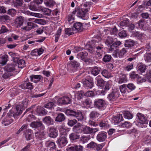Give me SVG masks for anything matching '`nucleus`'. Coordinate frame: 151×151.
<instances>
[{"label": "nucleus", "instance_id": "f257e3e1", "mask_svg": "<svg viewBox=\"0 0 151 151\" xmlns=\"http://www.w3.org/2000/svg\"><path fill=\"white\" fill-rule=\"evenodd\" d=\"M119 92L118 88L113 89L112 92L108 95V98L110 101H114L119 96Z\"/></svg>", "mask_w": 151, "mask_h": 151}, {"label": "nucleus", "instance_id": "f03ea898", "mask_svg": "<svg viewBox=\"0 0 151 151\" xmlns=\"http://www.w3.org/2000/svg\"><path fill=\"white\" fill-rule=\"evenodd\" d=\"M30 126L33 128L37 129L40 128L41 130H44L45 127L41 122L36 121L32 122L30 124Z\"/></svg>", "mask_w": 151, "mask_h": 151}, {"label": "nucleus", "instance_id": "7ed1b4c3", "mask_svg": "<svg viewBox=\"0 0 151 151\" xmlns=\"http://www.w3.org/2000/svg\"><path fill=\"white\" fill-rule=\"evenodd\" d=\"M57 143L61 147H63L65 146L68 143L67 139L65 136L63 135H61L57 141Z\"/></svg>", "mask_w": 151, "mask_h": 151}, {"label": "nucleus", "instance_id": "20e7f679", "mask_svg": "<svg viewBox=\"0 0 151 151\" xmlns=\"http://www.w3.org/2000/svg\"><path fill=\"white\" fill-rule=\"evenodd\" d=\"M105 104V101L102 99H97L94 102L95 106L100 109H103Z\"/></svg>", "mask_w": 151, "mask_h": 151}, {"label": "nucleus", "instance_id": "39448f33", "mask_svg": "<svg viewBox=\"0 0 151 151\" xmlns=\"http://www.w3.org/2000/svg\"><path fill=\"white\" fill-rule=\"evenodd\" d=\"M49 136L52 138L56 137L58 135V131L54 127H52L48 129Z\"/></svg>", "mask_w": 151, "mask_h": 151}, {"label": "nucleus", "instance_id": "423d86ee", "mask_svg": "<svg viewBox=\"0 0 151 151\" xmlns=\"http://www.w3.org/2000/svg\"><path fill=\"white\" fill-rule=\"evenodd\" d=\"M82 83L85 87L89 88H91L93 86V83L91 78L83 80Z\"/></svg>", "mask_w": 151, "mask_h": 151}, {"label": "nucleus", "instance_id": "0eeeda50", "mask_svg": "<svg viewBox=\"0 0 151 151\" xmlns=\"http://www.w3.org/2000/svg\"><path fill=\"white\" fill-rule=\"evenodd\" d=\"M107 138V133L105 132L99 133L96 136V139L99 142H103Z\"/></svg>", "mask_w": 151, "mask_h": 151}, {"label": "nucleus", "instance_id": "6e6552de", "mask_svg": "<svg viewBox=\"0 0 151 151\" xmlns=\"http://www.w3.org/2000/svg\"><path fill=\"white\" fill-rule=\"evenodd\" d=\"M138 122L141 124H147L148 123V121L144 116L143 114L140 113H138L137 114Z\"/></svg>", "mask_w": 151, "mask_h": 151}, {"label": "nucleus", "instance_id": "1a4fd4ad", "mask_svg": "<svg viewBox=\"0 0 151 151\" xmlns=\"http://www.w3.org/2000/svg\"><path fill=\"white\" fill-rule=\"evenodd\" d=\"M9 113L7 114V115L2 120V123L5 126L8 125L12 123L13 120L10 116L9 115Z\"/></svg>", "mask_w": 151, "mask_h": 151}, {"label": "nucleus", "instance_id": "9d476101", "mask_svg": "<svg viewBox=\"0 0 151 151\" xmlns=\"http://www.w3.org/2000/svg\"><path fill=\"white\" fill-rule=\"evenodd\" d=\"M59 102L61 104H68L71 102V99L68 96H63L59 99Z\"/></svg>", "mask_w": 151, "mask_h": 151}, {"label": "nucleus", "instance_id": "9b49d317", "mask_svg": "<svg viewBox=\"0 0 151 151\" xmlns=\"http://www.w3.org/2000/svg\"><path fill=\"white\" fill-rule=\"evenodd\" d=\"M73 27L76 33L77 32H81L83 29L82 24L80 22H77L74 24Z\"/></svg>", "mask_w": 151, "mask_h": 151}, {"label": "nucleus", "instance_id": "f8f14e48", "mask_svg": "<svg viewBox=\"0 0 151 151\" xmlns=\"http://www.w3.org/2000/svg\"><path fill=\"white\" fill-rule=\"evenodd\" d=\"M83 147L81 145H75L67 149V151H83Z\"/></svg>", "mask_w": 151, "mask_h": 151}, {"label": "nucleus", "instance_id": "ddd939ff", "mask_svg": "<svg viewBox=\"0 0 151 151\" xmlns=\"http://www.w3.org/2000/svg\"><path fill=\"white\" fill-rule=\"evenodd\" d=\"M27 81V80L26 81H25L23 84L21 86V87L23 89H32L33 88V86L32 85V83Z\"/></svg>", "mask_w": 151, "mask_h": 151}, {"label": "nucleus", "instance_id": "4468645a", "mask_svg": "<svg viewBox=\"0 0 151 151\" xmlns=\"http://www.w3.org/2000/svg\"><path fill=\"white\" fill-rule=\"evenodd\" d=\"M30 78L31 81L35 83L43 79V77L40 75H32L30 76Z\"/></svg>", "mask_w": 151, "mask_h": 151}, {"label": "nucleus", "instance_id": "2eb2a0df", "mask_svg": "<svg viewBox=\"0 0 151 151\" xmlns=\"http://www.w3.org/2000/svg\"><path fill=\"white\" fill-rule=\"evenodd\" d=\"M137 69L139 72L143 73L146 69V66L142 63H140L137 65Z\"/></svg>", "mask_w": 151, "mask_h": 151}, {"label": "nucleus", "instance_id": "dca6fc26", "mask_svg": "<svg viewBox=\"0 0 151 151\" xmlns=\"http://www.w3.org/2000/svg\"><path fill=\"white\" fill-rule=\"evenodd\" d=\"M24 17L22 16H19L16 19L15 22L18 26L20 27L23 24Z\"/></svg>", "mask_w": 151, "mask_h": 151}, {"label": "nucleus", "instance_id": "f3484780", "mask_svg": "<svg viewBox=\"0 0 151 151\" xmlns=\"http://www.w3.org/2000/svg\"><path fill=\"white\" fill-rule=\"evenodd\" d=\"M134 45V42L131 40H126L124 44V46L127 48V49H129L132 47Z\"/></svg>", "mask_w": 151, "mask_h": 151}, {"label": "nucleus", "instance_id": "a211bd4d", "mask_svg": "<svg viewBox=\"0 0 151 151\" xmlns=\"http://www.w3.org/2000/svg\"><path fill=\"white\" fill-rule=\"evenodd\" d=\"M114 120L115 124H118L123 120L122 115L120 114L117 115L114 118Z\"/></svg>", "mask_w": 151, "mask_h": 151}, {"label": "nucleus", "instance_id": "6ab92c4d", "mask_svg": "<svg viewBox=\"0 0 151 151\" xmlns=\"http://www.w3.org/2000/svg\"><path fill=\"white\" fill-rule=\"evenodd\" d=\"M88 55V53L87 52L85 51H84L78 54L77 55V57L78 59L83 60Z\"/></svg>", "mask_w": 151, "mask_h": 151}, {"label": "nucleus", "instance_id": "aec40b11", "mask_svg": "<svg viewBox=\"0 0 151 151\" xmlns=\"http://www.w3.org/2000/svg\"><path fill=\"white\" fill-rule=\"evenodd\" d=\"M43 121L47 124H52L53 123V120L50 116H46L43 119Z\"/></svg>", "mask_w": 151, "mask_h": 151}, {"label": "nucleus", "instance_id": "412c9836", "mask_svg": "<svg viewBox=\"0 0 151 151\" xmlns=\"http://www.w3.org/2000/svg\"><path fill=\"white\" fill-rule=\"evenodd\" d=\"M65 119L64 115L63 113H61L58 114L57 116L56 117L55 120L57 122H61Z\"/></svg>", "mask_w": 151, "mask_h": 151}, {"label": "nucleus", "instance_id": "4be33fe9", "mask_svg": "<svg viewBox=\"0 0 151 151\" xmlns=\"http://www.w3.org/2000/svg\"><path fill=\"white\" fill-rule=\"evenodd\" d=\"M101 68L97 67H95L92 68L91 70L92 74L96 76L100 72Z\"/></svg>", "mask_w": 151, "mask_h": 151}, {"label": "nucleus", "instance_id": "5701e85b", "mask_svg": "<svg viewBox=\"0 0 151 151\" xmlns=\"http://www.w3.org/2000/svg\"><path fill=\"white\" fill-rule=\"evenodd\" d=\"M127 81L126 76L125 75L121 74L119 75V80L118 82L119 83H125Z\"/></svg>", "mask_w": 151, "mask_h": 151}, {"label": "nucleus", "instance_id": "b1692460", "mask_svg": "<svg viewBox=\"0 0 151 151\" xmlns=\"http://www.w3.org/2000/svg\"><path fill=\"white\" fill-rule=\"evenodd\" d=\"M90 8V5L88 3L82 4L81 6V9L86 12H88Z\"/></svg>", "mask_w": 151, "mask_h": 151}, {"label": "nucleus", "instance_id": "393cba45", "mask_svg": "<svg viewBox=\"0 0 151 151\" xmlns=\"http://www.w3.org/2000/svg\"><path fill=\"white\" fill-rule=\"evenodd\" d=\"M44 3L47 6L52 7L54 6L55 2L53 0H45Z\"/></svg>", "mask_w": 151, "mask_h": 151}, {"label": "nucleus", "instance_id": "a878e982", "mask_svg": "<svg viewBox=\"0 0 151 151\" xmlns=\"http://www.w3.org/2000/svg\"><path fill=\"white\" fill-rule=\"evenodd\" d=\"M91 128L87 126H85L82 128V132L84 134H91Z\"/></svg>", "mask_w": 151, "mask_h": 151}, {"label": "nucleus", "instance_id": "bb28decb", "mask_svg": "<svg viewBox=\"0 0 151 151\" xmlns=\"http://www.w3.org/2000/svg\"><path fill=\"white\" fill-rule=\"evenodd\" d=\"M121 44V42L120 41H116L114 43L113 42L112 43V44L110 45L109 50L111 51L113 50L114 49L117 47Z\"/></svg>", "mask_w": 151, "mask_h": 151}, {"label": "nucleus", "instance_id": "cd10ccee", "mask_svg": "<svg viewBox=\"0 0 151 151\" xmlns=\"http://www.w3.org/2000/svg\"><path fill=\"white\" fill-rule=\"evenodd\" d=\"M104 42L106 45L110 46L114 42L113 39L112 37L108 36L105 40Z\"/></svg>", "mask_w": 151, "mask_h": 151}, {"label": "nucleus", "instance_id": "c85d7f7f", "mask_svg": "<svg viewBox=\"0 0 151 151\" xmlns=\"http://www.w3.org/2000/svg\"><path fill=\"white\" fill-rule=\"evenodd\" d=\"M5 69L7 72H12L15 70V66L13 65H7L5 66Z\"/></svg>", "mask_w": 151, "mask_h": 151}, {"label": "nucleus", "instance_id": "c756f323", "mask_svg": "<svg viewBox=\"0 0 151 151\" xmlns=\"http://www.w3.org/2000/svg\"><path fill=\"white\" fill-rule=\"evenodd\" d=\"M24 13L28 15H32L37 17L40 18L42 17V15L40 14L31 12L29 11H25Z\"/></svg>", "mask_w": 151, "mask_h": 151}, {"label": "nucleus", "instance_id": "7c9ffc66", "mask_svg": "<svg viewBox=\"0 0 151 151\" xmlns=\"http://www.w3.org/2000/svg\"><path fill=\"white\" fill-rule=\"evenodd\" d=\"M96 47L94 45L88 44L86 46V49L91 53H92L95 51V48Z\"/></svg>", "mask_w": 151, "mask_h": 151}, {"label": "nucleus", "instance_id": "2f4dec72", "mask_svg": "<svg viewBox=\"0 0 151 151\" xmlns=\"http://www.w3.org/2000/svg\"><path fill=\"white\" fill-rule=\"evenodd\" d=\"M65 33L68 35H72L75 33L73 27L72 28H67L65 29Z\"/></svg>", "mask_w": 151, "mask_h": 151}, {"label": "nucleus", "instance_id": "473e14b6", "mask_svg": "<svg viewBox=\"0 0 151 151\" xmlns=\"http://www.w3.org/2000/svg\"><path fill=\"white\" fill-rule=\"evenodd\" d=\"M37 4L35 3H31L29 5V8L33 11H36L38 10Z\"/></svg>", "mask_w": 151, "mask_h": 151}, {"label": "nucleus", "instance_id": "72a5a7b5", "mask_svg": "<svg viewBox=\"0 0 151 151\" xmlns=\"http://www.w3.org/2000/svg\"><path fill=\"white\" fill-rule=\"evenodd\" d=\"M66 112L68 115L75 117L78 112L75 111L67 109L66 111Z\"/></svg>", "mask_w": 151, "mask_h": 151}, {"label": "nucleus", "instance_id": "f704fd0d", "mask_svg": "<svg viewBox=\"0 0 151 151\" xmlns=\"http://www.w3.org/2000/svg\"><path fill=\"white\" fill-rule=\"evenodd\" d=\"M18 66L19 68H22L25 66V62L23 60H20L17 61Z\"/></svg>", "mask_w": 151, "mask_h": 151}, {"label": "nucleus", "instance_id": "c9c22d12", "mask_svg": "<svg viewBox=\"0 0 151 151\" xmlns=\"http://www.w3.org/2000/svg\"><path fill=\"white\" fill-rule=\"evenodd\" d=\"M80 136L76 133H73L69 135V137L70 140H74L78 139Z\"/></svg>", "mask_w": 151, "mask_h": 151}, {"label": "nucleus", "instance_id": "e433bc0d", "mask_svg": "<svg viewBox=\"0 0 151 151\" xmlns=\"http://www.w3.org/2000/svg\"><path fill=\"white\" fill-rule=\"evenodd\" d=\"M45 134L43 132H37L35 133V136L38 139H41L44 137Z\"/></svg>", "mask_w": 151, "mask_h": 151}, {"label": "nucleus", "instance_id": "4c0bfd02", "mask_svg": "<svg viewBox=\"0 0 151 151\" xmlns=\"http://www.w3.org/2000/svg\"><path fill=\"white\" fill-rule=\"evenodd\" d=\"M127 87L128 88V91H131L134 90L136 88V86L133 83H129L126 85Z\"/></svg>", "mask_w": 151, "mask_h": 151}, {"label": "nucleus", "instance_id": "58836bf2", "mask_svg": "<svg viewBox=\"0 0 151 151\" xmlns=\"http://www.w3.org/2000/svg\"><path fill=\"white\" fill-rule=\"evenodd\" d=\"M86 13V12L81 9L79 10L77 13V14L78 17L81 18H83V17H85Z\"/></svg>", "mask_w": 151, "mask_h": 151}, {"label": "nucleus", "instance_id": "ea45409f", "mask_svg": "<svg viewBox=\"0 0 151 151\" xmlns=\"http://www.w3.org/2000/svg\"><path fill=\"white\" fill-rule=\"evenodd\" d=\"M10 19V17L7 15H4L0 16V20L4 22H7Z\"/></svg>", "mask_w": 151, "mask_h": 151}, {"label": "nucleus", "instance_id": "a19ab883", "mask_svg": "<svg viewBox=\"0 0 151 151\" xmlns=\"http://www.w3.org/2000/svg\"><path fill=\"white\" fill-rule=\"evenodd\" d=\"M97 80V84L98 86L101 87H103L104 86L105 82L102 79H98L97 77L96 78Z\"/></svg>", "mask_w": 151, "mask_h": 151}, {"label": "nucleus", "instance_id": "79ce46f5", "mask_svg": "<svg viewBox=\"0 0 151 151\" xmlns=\"http://www.w3.org/2000/svg\"><path fill=\"white\" fill-rule=\"evenodd\" d=\"M47 147H48L54 149L55 148V143L53 142L47 141L46 143Z\"/></svg>", "mask_w": 151, "mask_h": 151}, {"label": "nucleus", "instance_id": "37998d69", "mask_svg": "<svg viewBox=\"0 0 151 151\" xmlns=\"http://www.w3.org/2000/svg\"><path fill=\"white\" fill-rule=\"evenodd\" d=\"M101 73L102 75L106 78H109L111 76L110 73L105 69Z\"/></svg>", "mask_w": 151, "mask_h": 151}, {"label": "nucleus", "instance_id": "c03bdc74", "mask_svg": "<svg viewBox=\"0 0 151 151\" xmlns=\"http://www.w3.org/2000/svg\"><path fill=\"white\" fill-rule=\"evenodd\" d=\"M91 101L89 98L86 99L82 101V104L84 106H86L90 105Z\"/></svg>", "mask_w": 151, "mask_h": 151}, {"label": "nucleus", "instance_id": "a18cd8bd", "mask_svg": "<svg viewBox=\"0 0 151 151\" xmlns=\"http://www.w3.org/2000/svg\"><path fill=\"white\" fill-rule=\"evenodd\" d=\"M124 116L125 118L130 119L133 117V115L129 111H125L124 114Z\"/></svg>", "mask_w": 151, "mask_h": 151}, {"label": "nucleus", "instance_id": "49530a36", "mask_svg": "<svg viewBox=\"0 0 151 151\" xmlns=\"http://www.w3.org/2000/svg\"><path fill=\"white\" fill-rule=\"evenodd\" d=\"M109 125L108 122L104 120L101 121L99 123L100 126L102 127H109Z\"/></svg>", "mask_w": 151, "mask_h": 151}, {"label": "nucleus", "instance_id": "de8ad7c7", "mask_svg": "<svg viewBox=\"0 0 151 151\" xmlns=\"http://www.w3.org/2000/svg\"><path fill=\"white\" fill-rule=\"evenodd\" d=\"M127 52L125 48H122L119 52L118 55L119 58H122L124 55Z\"/></svg>", "mask_w": 151, "mask_h": 151}, {"label": "nucleus", "instance_id": "09e8293b", "mask_svg": "<svg viewBox=\"0 0 151 151\" xmlns=\"http://www.w3.org/2000/svg\"><path fill=\"white\" fill-rule=\"evenodd\" d=\"M42 11L43 12L44 14L47 16L50 15L51 12V10L47 8L42 9Z\"/></svg>", "mask_w": 151, "mask_h": 151}, {"label": "nucleus", "instance_id": "8fccbe9b", "mask_svg": "<svg viewBox=\"0 0 151 151\" xmlns=\"http://www.w3.org/2000/svg\"><path fill=\"white\" fill-rule=\"evenodd\" d=\"M111 58V55H106L104 56L103 60L104 62H109L110 61Z\"/></svg>", "mask_w": 151, "mask_h": 151}, {"label": "nucleus", "instance_id": "3c124183", "mask_svg": "<svg viewBox=\"0 0 151 151\" xmlns=\"http://www.w3.org/2000/svg\"><path fill=\"white\" fill-rule=\"evenodd\" d=\"M8 57L7 55H3L2 57V62L1 64L4 65H5L8 60L7 58Z\"/></svg>", "mask_w": 151, "mask_h": 151}, {"label": "nucleus", "instance_id": "603ef678", "mask_svg": "<svg viewBox=\"0 0 151 151\" xmlns=\"http://www.w3.org/2000/svg\"><path fill=\"white\" fill-rule=\"evenodd\" d=\"M99 114L96 111H93L91 112L89 116L91 118L93 119L98 116Z\"/></svg>", "mask_w": 151, "mask_h": 151}, {"label": "nucleus", "instance_id": "864d4df0", "mask_svg": "<svg viewBox=\"0 0 151 151\" xmlns=\"http://www.w3.org/2000/svg\"><path fill=\"white\" fill-rule=\"evenodd\" d=\"M78 121H82L83 118V116L81 112H78L76 116H75Z\"/></svg>", "mask_w": 151, "mask_h": 151}, {"label": "nucleus", "instance_id": "5fc2aeb1", "mask_svg": "<svg viewBox=\"0 0 151 151\" xmlns=\"http://www.w3.org/2000/svg\"><path fill=\"white\" fill-rule=\"evenodd\" d=\"M84 96H85V94L84 92L83 91L78 92L76 95V98L78 100L82 99Z\"/></svg>", "mask_w": 151, "mask_h": 151}, {"label": "nucleus", "instance_id": "6e6d98bb", "mask_svg": "<svg viewBox=\"0 0 151 151\" xmlns=\"http://www.w3.org/2000/svg\"><path fill=\"white\" fill-rule=\"evenodd\" d=\"M16 13V11L14 9H9L8 11L7 14L11 15L12 17H14Z\"/></svg>", "mask_w": 151, "mask_h": 151}, {"label": "nucleus", "instance_id": "4d7b16f0", "mask_svg": "<svg viewBox=\"0 0 151 151\" xmlns=\"http://www.w3.org/2000/svg\"><path fill=\"white\" fill-rule=\"evenodd\" d=\"M21 114V112H15L9 113V116H10L11 117L13 116L15 119H17V117Z\"/></svg>", "mask_w": 151, "mask_h": 151}, {"label": "nucleus", "instance_id": "13d9d810", "mask_svg": "<svg viewBox=\"0 0 151 151\" xmlns=\"http://www.w3.org/2000/svg\"><path fill=\"white\" fill-rule=\"evenodd\" d=\"M145 60L147 62L151 61V53H147L145 55Z\"/></svg>", "mask_w": 151, "mask_h": 151}, {"label": "nucleus", "instance_id": "bf43d9fd", "mask_svg": "<svg viewBox=\"0 0 151 151\" xmlns=\"http://www.w3.org/2000/svg\"><path fill=\"white\" fill-rule=\"evenodd\" d=\"M126 85L124 84L121 86L119 87L120 91L122 93H124L126 92L127 88Z\"/></svg>", "mask_w": 151, "mask_h": 151}, {"label": "nucleus", "instance_id": "052dcab7", "mask_svg": "<svg viewBox=\"0 0 151 151\" xmlns=\"http://www.w3.org/2000/svg\"><path fill=\"white\" fill-rule=\"evenodd\" d=\"M130 78L132 79L135 78H138L139 79V76L138 74L136 73L134 71L132 72L130 74Z\"/></svg>", "mask_w": 151, "mask_h": 151}, {"label": "nucleus", "instance_id": "680f3d73", "mask_svg": "<svg viewBox=\"0 0 151 151\" xmlns=\"http://www.w3.org/2000/svg\"><path fill=\"white\" fill-rule=\"evenodd\" d=\"M77 123V121L76 119L68 120V124L69 126L72 127Z\"/></svg>", "mask_w": 151, "mask_h": 151}, {"label": "nucleus", "instance_id": "e2e57ef3", "mask_svg": "<svg viewBox=\"0 0 151 151\" xmlns=\"http://www.w3.org/2000/svg\"><path fill=\"white\" fill-rule=\"evenodd\" d=\"M54 105V104L52 102H50L46 104L44 106V107L46 108L50 109Z\"/></svg>", "mask_w": 151, "mask_h": 151}, {"label": "nucleus", "instance_id": "0e129e2a", "mask_svg": "<svg viewBox=\"0 0 151 151\" xmlns=\"http://www.w3.org/2000/svg\"><path fill=\"white\" fill-rule=\"evenodd\" d=\"M133 36L137 37L138 39L141 38L142 36V35L141 33H140L139 32H134L133 33Z\"/></svg>", "mask_w": 151, "mask_h": 151}, {"label": "nucleus", "instance_id": "69168bd1", "mask_svg": "<svg viewBox=\"0 0 151 151\" xmlns=\"http://www.w3.org/2000/svg\"><path fill=\"white\" fill-rule=\"evenodd\" d=\"M132 125V124L128 122H125L121 125V127L123 128H127Z\"/></svg>", "mask_w": 151, "mask_h": 151}, {"label": "nucleus", "instance_id": "338daca9", "mask_svg": "<svg viewBox=\"0 0 151 151\" xmlns=\"http://www.w3.org/2000/svg\"><path fill=\"white\" fill-rule=\"evenodd\" d=\"M118 35L121 38H124L126 37L127 34L126 32L124 30H122L118 34Z\"/></svg>", "mask_w": 151, "mask_h": 151}, {"label": "nucleus", "instance_id": "774afa93", "mask_svg": "<svg viewBox=\"0 0 151 151\" xmlns=\"http://www.w3.org/2000/svg\"><path fill=\"white\" fill-rule=\"evenodd\" d=\"M8 29L4 25H2L0 30V34L4 33L8 31Z\"/></svg>", "mask_w": 151, "mask_h": 151}]
</instances>
